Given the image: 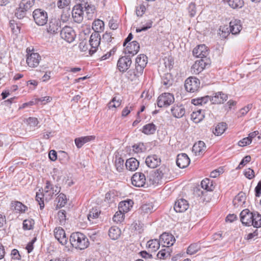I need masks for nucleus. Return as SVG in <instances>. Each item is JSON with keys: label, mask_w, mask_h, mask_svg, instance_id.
<instances>
[{"label": "nucleus", "mask_w": 261, "mask_h": 261, "mask_svg": "<svg viewBox=\"0 0 261 261\" xmlns=\"http://www.w3.org/2000/svg\"><path fill=\"white\" fill-rule=\"evenodd\" d=\"M35 0H22L19 5L25 10H29L34 4Z\"/></svg>", "instance_id": "603ef678"}, {"label": "nucleus", "mask_w": 261, "mask_h": 261, "mask_svg": "<svg viewBox=\"0 0 261 261\" xmlns=\"http://www.w3.org/2000/svg\"><path fill=\"white\" fill-rule=\"evenodd\" d=\"M28 10H25L23 9V8L19 5V7L16 10L15 16L18 19H22L25 16L26 12Z\"/></svg>", "instance_id": "4d7b16f0"}, {"label": "nucleus", "mask_w": 261, "mask_h": 261, "mask_svg": "<svg viewBox=\"0 0 261 261\" xmlns=\"http://www.w3.org/2000/svg\"><path fill=\"white\" fill-rule=\"evenodd\" d=\"M253 213L248 209L243 210L240 213V220L242 223L246 226H251Z\"/></svg>", "instance_id": "dca6fc26"}, {"label": "nucleus", "mask_w": 261, "mask_h": 261, "mask_svg": "<svg viewBox=\"0 0 261 261\" xmlns=\"http://www.w3.org/2000/svg\"><path fill=\"white\" fill-rule=\"evenodd\" d=\"M244 175L247 178L251 179L254 177V172L252 169L248 168L245 170Z\"/></svg>", "instance_id": "338daca9"}, {"label": "nucleus", "mask_w": 261, "mask_h": 261, "mask_svg": "<svg viewBox=\"0 0 261 261\" xmlns=\"http://www.w3.org/2000/svg\"><path fill=\"white\" fill-rule=\"evenodd\" d=\"M174 101L173 94L169 93H164L160 95L158 98L157 104L159 107H168Z\"/></svg>", "instance_id": "20e7f679"}, {"label": "nucleus", "mask_w": 261, "mask_h": 261, "mask_svg": "<svg viewBox=\"0 0 261 261\" xmlns=\"http://www.w3.org/2000/svg\"><path fill=\"white\" fill-rule=\"evenodd\" d=\"M168 171V169L165 166H162L160 167L159 169H156L153 172L156 175V176L161 181L165 174H167Z\"/></svg>", "instance_id": "49530a36"}, {"label": "nucleus", "mask_w": 261, "mask_h": 261, "mask_svg": "<svg viewBox=\"0 0 261 261\" xmlns=\"http://www.w3.org/2000/svg\"><path fill=\"white\" fill-rule=\"evenodd\" d=\"M146 181L147 178L146 176L141 172L135 173L132 177V183L136 187H143Z\"/></svg>", "instance_id": "f8f14e48"}, {"label": "nucleus", "mask_w": 261, "mask_h": 261, "mask_svg": "<svg viewBox=\"0 0 261 261\" xmlns=\"http://www.w3.org/2000/svg\"><path fill=\"white\" fill-rule=\"evenodd\" d=\"M229 28L231 30V33L233 35H237L240 33L242 29L240 20L234 19L229 22Z\"/></svg>", "instance_id": "393cba45"}, {"label": "nucleus", "mask_w": 261, "mask_h": 261, "mask_svg": "<svg viewBox=\"0 0 261 261\" xmlns=\"http://www.w3.org/2000/svg\"><path fill=\"white\" fill-rule=\"evenodd\" d=\"M204 117L203 112L201 110L193 112L191 114V118L195 123L200 122Z\"/></svg>", "instance_id": "f704fd0d"}, {"label": "nucleus", "mask_w": 261, "mask_h": 261, "mask_svg": "<svg viewBox=\"0 0 261 261\" xmlns=\"http://www.w3.org/2000/svg\"><path fill=\"white\" fill-rule=\"evenodd\" d=\"M92 29L94 31V33L103 32L105 29V24L103 21L100 19H97L94 21L92 24Z\"/></svg>", "instance_id": "c756f323"}, {"label": "nucleus", "mask_w": 261, "mask_h": 261, "mask_svg": "<svg viewBox=\"0 0 261 261\" xmlns=\"http://www.w3.org/2000/svg\"><path fill=\"white\" fill-rule=\"evenodd\" d=\"M233 9L241 8L244 5L243 0H223Z\"/></svg>", "instance_id": "ea45409f"}, {"label": "nucleus", "mask_w": 261, "mask_h": 261, "mask_svg": "<svg viewBox=\"0 0 261 261\" xmlns=\"http://www.w3.org/2000/svg\"><path fill=\"white\" fill-rule=\"evenodd\" d=\"M206 65V63L204 59L197 60L191 67V72L196 74H198L205 68Z\"/></svg>", "instance_id": "6ab92c4d"}, {"label": "nucleus", "mask_w": 261, "mask_h": 261, "mask_svg": "<svg viewBox=\"0 0 261 261\" xmlns=\"http://www.w3.org/2000/svg\"><path fill=\"white\" fill-rule=\"evenodd\" d=\"M160 242L157 239H153L149 240L147 242V247L150 251L155 252L160 247Z\"/></svg>", "instance_id": "72a5a7b5"}, {"label": "nucleus", "mask_w": 261, "mask_h": 261, "mask_svg": "<svg viewBox=\"0 0 261 261\" xmlns=\"http://www.w3.org/2000/svg\"><path fill=\"white\" fill-rule=\"evenodd\" d=\"M173 80L172 75L170 73L164 74L162 77V83L165 86V88H168L172 85Z\"/></svg>", "instance_id": "2f4dec72"}, {"label": "nucleus", "mask_w": 261, "mask_h": 261, "mask_svg": "<svg viewBox=\"0 0 261 261\" xmlns=\"http://www.w3.org/2000/svg\"><path fill=\"white\" fill-rule=\"evenodd\" d=\"M133 202L132 200L121 201L119 203V208L124 212H127L129 210L130 207H132Z\"/></svg>", "instance_id": "c03bdc74"}, {"label": "nucleus", "mask_w": 261, "mask_h": 261, "mask_svg": "<svg viewBox=\"0 0 261 261\" xmlns=\"http://www.w3.org/2000/svg\"><path fill=\"white\" fill-rule=\"evenodd\" d=\"M170 255L169 248L162 249L157 254V257L160 259H166Z\"/></svg>", "instance_id": "5fc2aeb1"}, {"label": "nucleus", "mask_w": 261, "mask_h": 261, "mask_svg": "<svg viewBox=\"0 0 261 261\" xmlns=\"http://www.w3.org/2000/svg\"><path fill=\"white\" fill-rule=\"evenodd\" d=\"M124 219V214L120 210L117 212L113 216V220L114 222L117 223L121 222Z\"/></svg>", "instance_id": "bf43d9fd"}, {"label": "nucleus", "mask_w": 261, "mask_h": 261, "mask_svg": "<svg viewBox=\"0 0 261 261\" xmlns=\"http://www.w3.org/2000/svg\"><path fill=\"white\" fill-rule=\"evenodd\" d=\"M148 62L147 57L144 55H139L136 59V69L138 73H142Z\"/></svg>", "instance_id": "9b49d317"}, {"label": "nucleus", "mask_w": 261, "mask_h": 261, "mask_svg": "<svg viewBox=\"0 0 261 261\" xmlns=\"http://www.w3.org/2000/svg\"><path fill=\"white\" fill-rule=\"evenodd\" d=\"M140 49V45L139 43L136 41H132L128 43L125 48V53L132 56L137 54Z\"/></svg>", "instance_id": "b1692460"}, {"label": "nucleus", "mask_w": 261, "mask_h": 261, "mask_svg": "<svg viewBox=\"0 0 261 261\" xmlns=\"http://www.w3.org/2000/svg\"><path fill=\"white\" fill-rule=\"evenodd\" d=\"M61 24V20L59 18H51L47 25V31L49 33L56 34L60 31Z\"/></svg>", "instance_id": "9d476101"}, {"label": "nucleus", "mask_w": 261, "mask_h": 261, "mask_svg": "<svg viewBox=\"0 0 261 261\" xmlns=\"http://www.w3.org/2000/svg\"><path fill=\"white\" fill-rule=\"evenodd\" d=\"M28 56L27 63L31 68H35L38 66L41 60V57L38 53H30V50L27 48Z\"/></svg>", "instance_id": "1a4fd4ad"}, {"label": "nucleus", "mask_w": 261, "mask_h": 261, "mask_svg": "<svg viewBox=\"0 0 261 261\" xmlns=\"http://www.w3.org/2000/svg\"><path fill=\"white\" fill-rule=\"evenodd\" d=\"M139 211L143 215L150 214L154 211V206L151 203H146L143 204Z\"/></svg>", "instance_id": "473e14b6"}, {"label": "nucleus", "mask_w": 261, "mask_h": 261, "mask_svg": "<svg viewBox=\"0 0 261 261\" xmlns=\"http://www.w3.org/2000/svg\"><path fill=\"white\" fill-rule=\"evenodd\" d=\"M61 37L68 43L72 42L75 38L74 31L70 27H65L60 32Z\"/></svg>", "instance_id": "0eeeda50"}, {"label": "nucleus", "mask_w": 261, "mask_h": 261, "mask_svg": "<svg viewBox=\"0 0 261 261\" xmlns=\"http://www.w3.org/2000/svg\"><path fill=\"white\" fill-rule=\"evenodd\" d=\"M101 38L99 33H93L90 37L89 40V44L91 46L89 49V54L92 55L95 53L100 45Z\"/></svg>", "instance_id": "39448f33"}, {"label": "nucleus", "mask_w": 261, "mask_h": 261, "mask_svg": "<svg viewBox=\"0 0 261 261\" xmlns=\"http://www.w3.org/2000/svg\"><path fill=\"white\" fill-rule=\"evenodd\" d=\"M156 175L153 171L150 173L149 175L147 177V185L155 186L159 183L160 180Z\"/></svg>", "instance_id": "a19ab883"}, {"label": "nucleus", "mask_w": 261, "mask_h": 261, "mask_svg": "<svg viewBox=\"0 0 261 261\" xmlns=\"http://www.w3.org/2000/svg\"><path fill=\"white\" fill-rule=\"evenodd\" d=\"M231 33L229 27L227 25H221L219 29L218 34L222 39H225Z\"/></svg>", "instance_id": "e433bc0d"}, {"label": "nucleus", "mask_w": 261, "mask_h": 261, "mask_svg": "<svg viewBox=\"0 0 261 261\" xmlns=\"http://www.w3.org/2000/svg\"><path fill=\"white\" fill-rule=\"evenodd\" d=\"M124 160L121 158H118L115 160V167L118 172H121L124 168Z\"/></svg>", "instance_id": "6e6d98bb"}, {"label": "nucleus", "mask_w": 261, "mask_h": 261, "mask_svg": "<svg viewBox=\"0 0 261 261\" xmlns=\"http://www.w3.org/2000/svg\"><path fill=\"white\" fill-rule=\"evenodd\" d=\"M121 103V100L120 98H117V97H114L108 104V107L109 109H115L119 107Z\"/></svg>", "instance_id": "de8ad7c7"}, {"label": "nucleus", "mask_w": 261, "mask_h": 261, "mask_svg": "<svg viewBox=\"0 0 261 261\" xmlns=\"http://www.w3.org/2000/svg\"><path fill=\"white\" fill-rule=\"evenodd\" d=\"M175 241V239L171 234L165 232L160 236V242L162 243L164 246L169 247L170 246H172Z\"/></svg>", "instance_id": "f3484780"}, {"label": "nucleus", "mask_w": 261, "mask_h": 261, "mask_svg": "<svg viewBox=\"0 0 261 261\" xmlns=\"http://www.w3.org/2000/svg\"><path fill=\"white\" fill-rule=\"evenodd\" d=\"M71 0H59L57 3L58 8L62 9L68 6L70 3Z\"/></svg>", "instance_id": "e2e57ef3"}, {"label": "nucleus", "mask_w": 261, "mask_h": 261, "mask_svg": "<svg viewBox=\"0 0 261 261\" xmlns=\"http://www.w3.org/2000/svg\"><path fill=\"white\" fill-rule=\"evenodd\" d=\"M145 163L148 167L154 168L160 165L161 159L156 155H151L146 158Z\"/></svg>", "instance_id": "4be33fe9"}, {"label": "nucleus", "mask_w": 261, "mask_h": 261, "mask_svg": "<svg viewBox=\"0 0 261 261\" xmlns=\"http://www.w3.org/2000/svg\"><path fill=\"white\" fill-rule=\"evenodd\" d=\"M188 10L190 16L191 17L194 16L196 13L195 4L193 3H190L188 7Z\"/></svg>", "instance_id": "0e129e2a"}, {"label": "nucleus", "mask_w": 261, "mask_h": 261, "mask_svg": "<svg viewBox=\"0 0 261 261\" xmlns=\"http://www.w3.org/2000/svg\"><path fill=\"white\" fill-rule=\"evenodd\" d=\"M201 186L203 189L207 191H212L214 188L212 181H211L208 178H205L202 180L201 182Z\"/></svg>", "instance_id": "37998d69"}, {"label": "nucleus", "mask_w": 261, "mask_h": 261, "mask_svg": "<svg viewBox=\"0 0 261 261\" xmlns=\"http://www.w3.org/2000/svg\"><path fill=\"white\" fill-rule=\"evenodd\" d=\"M139 162L134 158L127 159L125 162V167L130 171H135L138 168Z\"/></svg>", "instance_id": "cd10ccee"}, {"label": "nucleus", "mask_w": 261, "mask_h": 261, "mask_svg": "<svg viewBox=\"0 0 261 261\" xmlns=\"http://www.w3.org/2000/svg\"><path fill=\"white\" fill-rule=\"evenodd\" d=\"M56 200L58 202L57 207L59 208L63 207L67 202L66 196L63 193L60 194Z\"/></svg>", "instance_id": "3c124183"}, {"label": "nucleus", "mask_w": 261, "mask_h": 261, "mask_svg": "<svg viewBox=\"0 0 261 261\" xmlns=\"http://www.w3.org/2000/svg\"><path fill=\"white\" fill-rule=\"evenodd\" d=\"M33 17L35 23L39 26L45 25L48 20L47 12L41 9H35L33 12Z\"/></svg>", "instance_id": "7ed1b4c3"}, {"label": "nucleus", "mask_w": 261, "mask_h": 261, "mask_svg": "<svg viewBox=\"0 0 261 261\" xmlns=\"http://www.w3.org/2000/svg\"><path fill=\"white\" fill-rule=\"evenodd\" d=\"M133 150L136 153L143 152L145 149L143 144H135L133 145Z\"/></svg>", "instance_id": "774afa93"}, {"label": "nucleus", "mask_w": 261, "mask_h": 261, "mask_svg": "<svg viewBox=\"0 0 261 261\" xmlns=\"http://www.w3.org/2000/svg\"><path fill=\"white\" fill-rule=\"evenodd\" d=\"M156 129V126L153 123H150L143 127L142 132L145 135H149L153 134Z\"/></svg>", "instance_id": "7c9ffc66"}, {"label": "nucleus", "mask_w": 261, "mask_h": 261, "mask_svg": "<svg viewBox=\"0 0 261 261\" xmlns=\"http://www.w3.org/2000/svg\"><path fill=\"white\" fill-rule=\"evenodd\" d=\"M95 137L93 136H88L82 137L75 139V143L77 148H81L84 144L94 140Z\"/></svg>", "instance_id": "c85d7f7f"}, {"label": "nucleus", "mask_w": 261, "mask_h": 261, "mask_svg": "<svg viewBox=\"0 0 261 261\" xmlns=\"http://www.w3.org/2000/svg\"><path fill=\"white\" fill-rule=\"evenodd\" d=\"M152 21L150 20H148L145 25H143L142 27L137 28V32H141L142 31H145L150 28L152 27Z\"/></svg>", "instance_id": "052dcab7"}, {"label": "nucleus", "mask_w": 261, "mask_h": 261, "mask_svg": "<svg viewBox=\"0 0 261 261\" xmlns=\"http://www.w3.org/2000/svg\"><path fill=\"white\" fill-rule=\"evenodd\" d=\"M84 12H85V17L88 19H91L94 15L95 8L93 6L89 4L88 3H83Z\"/></svg>", "instance_id": "bb28decb"}, {"label": "nucleus", "mask_w": 261, "mask_h": 261, "mask_svg": "<svg viewBox=\"0 0 261 261\" xmlns=\"http://www.w3.org/2000/svg\"><path fill=\"white\" fill-rule=\"evenodd\" d=\"M208 54L207 48L204 44L197 46L193 50V55L197 58H200L201 59L206 58Z\"/></svg>", "instance_id": "2eb2a0df"}, {"label": "nucleus", "mask_w": 261, "mask_h": 261, "mask_svg": "<svg viewBox=\"0 0 261 261\" xmlns=\"http://www.w3.org/2000/svg\"><path fill=\"white\" fill-rule=\"evenodd\" d=\"M252 220L251 226L252 225L256 228L261 227V215L257 212L253 213Z\"/></svg>", "instance_id": "58836bf2"}, {"label": "nucleus", "mask_w": 261, "mask_h": 261, "mask_svg": "<svg viewBox=\"0 0 261 261\" xmlns=\"http://www.w3.org/2000/svg\"><path fill=\"white\" fill-rule=\"evenodd\" d=\"M206 146L204 142L199 141L194 144L192 148V151L196 155H200L205 151Z\"/></svg>", "instance_id": "a878e982"}, {"label": "nucleus", "mask_w": 261, "mask_h": 261, "mask_svg": "<svg viewBox=\"0 0 261 261\" xmlns=\"http://www.w3.org/2000/svg\"><path fill=\"white\" fill-rule=\"evenodd\" d=\"M121 234L120 229L116 226L111 227L109 229V236L113 240H117Z\"/></svg>", "instance_id": "c9c22d12"}, {"label": "nucleus", "mask_w": 261, "mask_h": 261, "mask_svg": "<svg viewBox=\"0 0 261 261\" xmlns=\"http://www.w3.org/2000/svg\"><path fill=\"white\" fill-rule=\"evenodd\" d=\"M131 64L132 60L129 57H122L118 61L117 67L120 71L124 72L129 68Z\"/></svg>", "instance_id": "4468645a"}, {"label": "nucleus", "mask_w": 261, "mask_h": 261, "mask_svg": "<svg viewBox=\"0 0 261 261\" xmlns=\"http://www.w3.org/2000/svg\"><path fill=\"white\" fill-rule=\"evenodd\" d=\"M245 196L244 193H240L234 198L233 202L235 206L242 205L245 202Z\"/></svg>", "instance_id": "4c0bfd02"}, {"label": "nucleus", "mask_w": 261, "mask_h": 261, "mask_svg": "<svg viewBox=\"0 0 261 261\" xmlns=\"http://www.w3.org/2000/svg\"><path fill=\"white\" fill-rule=\"evenodd\" d=\"M227 99V95L221 92L215 93L214 95L211 97V101L213 104L223 103Z\"/></svg>", "instance_id": "5701e85b"}, {"label": "nucleus", "mask_w": 261, "mask_h": 261, "mask_svg": "<svg viewBox=\"0 0 261 261\" xmlns=\"http://www.w3.org/2000/svg\"><path fill=\"white\" fill-rule=\"evenodd\" d=\"M200 86L199 80L194 77L187 79L185 83L186 90L189 92L193 93L198 89Z\"/></svg>", "instance_id": "423d86ee"}, {"label": "nucleus", "mask_w": 261, "mask_h": 261, "mask_svg": "<svg viewBox=\"0 0 261 261\" xmlns=\"http://www.w3.org/2000/svg\"><path fill=\"white\" fill-rule=\"evenodd\" d=\"M190 163V160L186 153L179 154L177 156L176 164L180 168L187 167Z\"/></svg>", "instance_id": "aec40b11"}, {"label": "nucleus", "mask_w": 261, "mask_h": 261, "mask_svg": "<svg viewBox=\"0 0 261 261\" xmlns=\"http://www.w3.org/2000/svg\"><path fill=\"white\" fill-rule=\"evenodd\" d=\"M66 212L65 211H60L58 213V217L59 220L60 221V223L61 225H62L65 223L66 221Z\"/></svg>", "instance_id": "680f3d73"}, {"label": "nucleus", "mask_w": 261, "mask_h": 261, "mask_svg": "<svg viewBox=\"0 0 261 261\" xmlns=\"http://www.w3.org/2000/svg\"><path fill=\"white\" fill-rule=\"evenodd\" d=\"M189 207L188 201L182 198L175 201L174 209L177 213H182L186 211Z\"/></svg>", "instance_id": "a211bd4d"}, {"label": "nucleus", "mask_w": 261, "mask_h": 261, "mask_svg": "<svg viewBox=\"0 0 261 261\" xmlns=\"http://www.w3.org/2000/svg\"><path fill=\"white\" fill-rule=\"evenodd\" d=\"M83 5V3L76 5L72 9V17L74 21L77 23H80L83 20L84 15Z\"/></svg>", "instance_id": "6e6552de"}, {"label": "nucleus", "mask_w": 261, "mask_h": 261, "mask_svg": "<svg viewBox=\"0 0 261 261\" xmlns=\"http://www.w3.org/2000/svg\"><path fill=\"white\" fill-rule=\"evenodd\" d=\"M53 185L49 181H47L46 182V186L44 188V193H37L36 195V200L40 205V209H43L44 207V199L46 201H48L50 199V196H48V194L50 193V190L53 187Z\"/></svg>", "instance_id": "f03ea898"}, {"label": "nucleus", "mask_w": 261, "mask_h": 261, "mask_svg": "<svg viewBox=\"0 0 261 261\" xmlns=\"http://www.w3.org/2000/svg\"><path fill=\"white\" fill-rule=\"evenodd\" d=\"M211 101V97L209 96H206L198 98L197 99H192V103L194 105H202L205 104L208 101Z\"/></svg>", "instance_id": "09e8293b"}, {"label": "nucleus", "mask_w": 261, "mask_h": 261, "mask_svg": "<svg viewBox=\"0 0 261 261\" xmlns=\"http://www.w3.org/2000/svg\"><path fill=\"white\" fill-rule=\"evenodd\" d=\"M70 242L73 247L80 250L85 249L89 245V242L86 236L79 232H73L71 234Z\"/></svg>", "instance_id": "f257e3e1"}, {"label": "nucleus", "mask_w": 261, "mask_h": 261, "mask_svg": "<svg viewBox=\"0 0 261 261\" xmlns=\"http://www.w3.org/2000/svg\"><path fill=\"white\" fill-rule=\"evenodd\" d=\"M55 238L63 245H65L68 242L64 230L61 227H56L54 231Z\"/></svg>", "instance_id": "ddd939ff"}, {"label": "nucleus", "mask_w": 261, "mask_h": 261, "mask_svg": "<svg viewBox=\"0 0 261 261\" xmlns=\"http://www.w3.org/2000/svg\"><path fill=\"white\" fill-rule=\"evenodd\" d=\"M171 112L174 117L179 118L184 116L186 111L183 105H175L172 107Z\"/></svg>", "instance_id": "412c9836"}, {"label": "nucleus", "mask_w": 261, "mask_h": 261, "mask_svg": "<svg viewBox=\"0 0 261 261\" xmlns=\"http://www.w3.org/2000/svg\"><path fill=\"white\" fill-rule=\"evenodd\" d=\"M226 129V124L225 123L221 122L218 124L213 130V133L216 136L221 135Z\"/></svg>", "instance_id": "79ce46f5"}, {"label": "nucleus", "mask_w": 261, "mask_h": 261, "mask_svg": "<svg viewBox=\"0 0 261 261\" xmlns=\"http://www.w3.org/2000/svg\"><path fill=\"white\" fill-rule=\"evenodd\" d=\"M114 39L112 37V35L110 33L106 32L103 35L101 39L102 43L109 44L111 42L112 40Z\"/></svg>", "instance_id": "13d9d810"}, {"label": "nucleus", "mask_w": 261, "mask_h": 261, "mask_svg": "<svg viewBox=\"0 0 261 261\" xmlns=\"http://www.w3.org/2000/svg\"><path fill=\"white\" fill-rule=\"evenodd\" d=\"M200 249V246L197 243H194L190 245L187 249L188 254L192 255L198 252Z\"/></svg>", "instance_id": "8fccbe9b"}, {"label": "nucleus", "mask_w": 261, "mask_h": 261, "mask_svg": "<svg viewBox=\"0 0 261 261\" xmlns=\"http://www.w3.org/2000/svg\"><path fill=\"white\" fill-rule=\"evenodd\" d=\"M99 213V211L97 208H92L87 216L88 220L91 223H93V220L97 218Z\"/></svg>", "instance_id": "a18cd8bd"}, {"label": "nucleus", "mask_w": 261, "mask_h": 261, "mask_svg": "<svg viewBox=\"0 0 261 261\" xmlns=\"http://www.w3.org/2000/svg\"><path fill=\"white\" fill-rule=\"evenodd\" d=\"M34 221L32 219H26L23 222V228L25 230H31L33 228Z\"/></svg>", "instance_id": "864d4df0"}, {"label": "nucleus", "mask_w": 261, "mask_h": 261, "mask_svg": "<svg viewBox=\"0 0 261 261\" xmlns=\"http://www.w3.org/2000/svg\"><path fill=\"white\" fill-rule=\"evenodd\" d=\"M27 207L22 204L20 202H16L15 204V209L19 212H25L26 210Z\"/></svg>", "instance_id": "69168bd1"}]
</instances>
